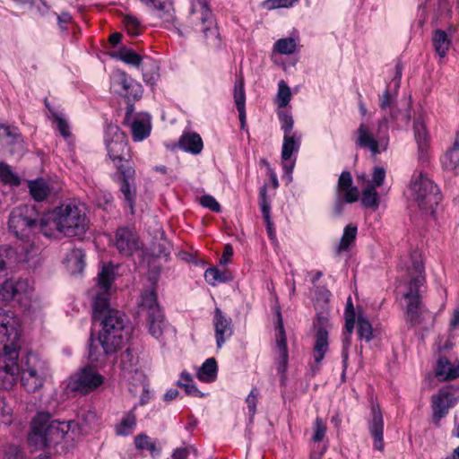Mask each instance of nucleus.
Returning a JSON list of instances; mask_svg holds the SVG:
<instances>
[{
	"instance_id": "nucleus-16",
	"label": "nucleus",
	"mask_w": 459,
	"mask_h": 459,
	"mask_svg": "<svg viewBox=\"0 0 459 459\" xmlns=\"http://www.w3.org/2000/svg\"><path fill=\"white\" fill-rule=\"evenodd\" d=\"M457 403L453 392L448 388L441 389L437 394L432 397V411L433 421L436 425L447 413L450 408L454 407Z\"/></svg>"
},
{
	"instance_id": "nucleus-47",
	"label": "nucleus",
	"mask_w": 459,
	"mask_h": 459,
	"mask_svg": "<svg viewBox=\"0 0 459 459\" xmlns=\"http://www.w3.org/2000/svg\"><path fill=\"white\" fill-rule=\"evenodd\" d=\"M279 119L281 123V129L283 132V135L294 134L296 131H293L294 120L292 116L288 112H280Z\"/></svg>"
},
{
	"instance_id": "nucleus-63",
	"label": "nucleus",
	"mask_w": 459,
	"mask_h": 459,
	"mask_svg": "<svg viewBox=\"0 0 459 459\" xmlns=\"http://www.w3.org/2000/svg\"><path fill=\"white\" fill-rule=\"evenodd\" d=\"M298 0H268L267 5L270 8H289Z\"/></svg>"
},
{
	"instance_id": "nucleus-11",
	"label": "nucleus",
	"mask_w": 459,
	"mask_h": 459,
	"mask_svg": "<svg viewBox=\"0 0 459 459\" xmlns=\"http://www.w3.org/2000/svg\"><path fill=\"white\" fill-rule=\"evenodd\" d=\"M385 178V169L382 167H375L372 172V179H366L365 176H359V179L363 180V188L361 194V204L377 211L379 207V195L377 187L383 185Z\"/></svg>"
},
{
	"instance_id": "nucleus-1",
	"label": "nucleus",
	"mask_w": 459,
	"mask_h": 459,
	"mask_svg": "<svg viewBox=\"0 0 459 459\" xmlns=\"http://www.w3.org/2000/svg\"><path fill=\"white\" fill-rule=\"evenodd\" d=\"M115 279V266L104 264L98 274L96 286L91 290L93 317L101 319L102 329L99 342L105 354H111L120 349L127 337L125 329L126 316L116 309L109 308L111 284Z\"/></svg>"
},
{
	"instance_id": "nucleus-10",
	"label": "nucleus",
	"mask_w": 459,
	"mask_h": 459,
	"mask_svg": "<svg viewBox=\"0 0 459 459\" xmlns=\"http://www.w3.org/2000/svg\"><path fill=\"white\" fill-rule=\"evenodd\" d=\"M105 143L108 153L114 165L131 164L128 157L127 141L126 134L117 126L110 125L106 129Z\"/></svg>"
},
{
	"instance_id": "nucleus-53",
	"label": "nucleus",
	"mask_w": 459,
	"mask_h": 459,
	"mask_svg": "<svg viewBox=\"0 0 459 459\" xmlns=\"http://www.w3.org/2000/svg\"><path fill=\"white\" fill-rule=\"evenodd\" d=\"M326 426L323 420L317 417L314 422V435L312 440L314 442H321L325 435Z\"/></svg>"
},
{
	"instance_id": "nucleus-49",
	"label": "nucleus",
	"mask_w": 459,
	"mask_h": 459,
	"mask_svg": "<svg viewBox=\"0 0 459 459\" xmlns=\"http://www.w3.org/2000/svg\"><path fill=\"white\" fill-rule=\"evenodd\" d=\"M13 282L15 297L26 296L32 290V286L28 280L11 278Z\"/></svg>"
},
{
	"instance_id": "nucleus-41",
	"label": "nucleus",
	"mask_w": 459,
	"mask_h": 459,
	"mask_svg": "<svg viewBox=\"0 0 459 459\" xmlns=\"http://www.w3.org/2000/svg\"><path fill=\"white\" fill-rule=\"evenodd\" d=\"M358 334L361 340L370 342L373 339V328L368 319L362 314L358 316Z\"/></svg>"
},
{
	"instance_id": "nucleus-17",
	"label": "nucleus",
	"mask_w": 459,
	"mask_h": 459,
	"mask_svg": "<svg viewBox=\"0 0 459 459\" xmlns=\"http://www.w3.org/2000/svg\"><path fill=\"white\" fill-rule=\"evenodd\" d=\"M115 246L120 254L132 255L134 251L139 250L141 242L134 230L127 227L119 228L115 236Z\"/></svg>"
},
{
	"instance_id": "nucleus-64",
	"label": "nucleus",
	"mask_w": 459,
	"mask_h": 459,
	"mask_svg": "<svg viewBox=\"0 0 459 459\" xmlns=\"http://www.w3.org/2000/svg\"><path fill=\"white\" fill-rule=\"evenodd\" d=\"M57 123V129L64 137H68L70 134L68 124L56 114L54 115Z\"/></svg>"
},
{
	"instance_id": "nucleus-20",
	"label": "nucleus",
	"mask_w": 459,
	"mask_h": 459,
	"mask_svg": "<svg viewBox=\"0 0 459 459\" xmlns=\"http://www.w3.org/2000/svg\"><path fill=\"white\" fill-rule=\"evenodd\" d=\"M203 34L206 39V44L211 48H219L221 46L215 19L204 4H203Z\"/></svg>"
},
{
	"instance_id": "nucleus-37",
	"label": "nucleus",
	"mask_w": 459,
	"mask_h": 459,
	"mask_svg": "<svg viewBox=\"0 0 459 459\" xmlns=\"http://www.w3.org/2000/svg\"><path fill=\"white\" fill-rule=\"evenodd\" d=\"M298 38L287 37L278 39L273 45V50L281 55H291L296 52Z\"/></svg>"
},
{
	"instance_id": "nucleus-40",
	"label": "nucleus",
	"mask_w": 459,
	"mask_h": 459,
	"mask_svg": "<svg viewBox=\"0 0 459 459\" xmlns=\"http://www.w3.org/2000/svg\"><path fill=\"white\" fill-rule=\"evenodd\" d=\"M122 62L138 67L142 63V57L134 51L123 48L113 55Z\"/></svg>"
},
{
	"instance_id": "nucleus-6",
	"label": "nucleus",
	"mask_w": 459,
	"mask_h": 459,
	"mask_svg": "<svg viewBox=\"0 0 459 459\" xmlns=\"http://www.w3.org/2000/svg\"><path fill=\"white\" fill-rule=\"evenodd\" d=\"M413 268L415 275L411 276L403 292V298L407 302L405 319L411 325H420L424 312L421 293L425 283L424 266L421 257H413Z\"/></svg>"
},
{
	"instance_id": "nucleus-35",
	"label": "nucleus",
	"mask_w": 459,
	"mask_h": 459,
	"mask_svg": "<svg viewBox=\"0 0 459 459\" xmlns=\"http://www.w3.org/2000/svg\"><path fill=\"white\" fill-rule=\"evenodd\" d=\"M357 227L351 224L347 225L344 230L341 240L336 247V253L341 254L350 249L357 237Z\"/></svg>"
},
{
	"instance_id": "nucleus-5",
	"label": "nucleus",
	"mask_w": 459,
	"mask_h": 459,
	"mask_svg": "<svg viewBox=\"0 0 459 459\" xmlns=\"http://www.w3.org/2000/svg\"><path fill=\"white\" fill-rule=\"evenodd\" d=\"M73 421L53 420L47 412H39L31 422L28 441L36 449L63 438L70 430Z\"/></svg>"
},
{
	"instance_id": "nucleus-39",
	"label": "nucleus",
	"mask_w": 459,
	"mask_h": 459,
	"mask_svg": "<svg viewBox=\"0 0 459 459\" xmlns=\"http://www.w3.org/2000/svg\"><path fill=\"white\" fill-rule=\"evenodd\" d=\"M136 426V417L130 411L126 413L121 420L120 423L116 427V432L119 436H127L133 432Z\"/></svg>"
},
{
	"instance_id": "nucleus-25",
	"label": "nucleus",
	"mask_w": 459,
	"mask_h": 459,
	"mask_svg": "<svg viewBox=\"0 0 459 459\" xmlns=\"http://www.w3.org/2000/svg\"><path fill=\"white\" fill-rule=\"evenodd\" d=\"M425 119V115L420 114L413 121L414 137L419 147L420 158L425 156L430 139Z\"/></svg>"
},
{
	"instance_id": "nucleus-2",
	"label": "nucleus",
	"mask_w": 459,
	"mask_h": 459,
	"mask_svg": "<svg viewBox=\"0 0 459 459\" xmlns=\"http://www.w3.org/2000/svg\"><path fill=\"white\" fill-rule=\"evenodd\" d=\"M20 321L13 312L0 308V387L12 388L19 371Z\"/></svg>"
},
{
	"instance_id": "nucleus-19",
	"label": "nucleus",
	"mask_w": 459,
	"mask_h": 459,
	"mask_svg": "<svg viewBox=\"0 0 459 459\" xmlns=\"http://www.w3.org/2000/svg\"><path fill=\"white\" fill-rule=\"evenodd\" d=\"M112 87L127 99H139L142 95V87L125 72L117 71L114 77Z\"/></svg>"
},
{
	"instance_id": "nucleus-24",
	"label": "nucleus",
	"mask_w": 459,
	"mask_h": 459,
	"mask_svg": "<svg viewBox=\"0 0 459 459\" xmlns=\"http://www.w3.org/2000/svg\"><path fill=\"white\" fill-rule=\"evenodd\" d=\"M28 187L31 197L37 202L44 201L57 192L55 183L45 178L28 181Z\"/></svg>"
},
{
	"instance_id": "nucleus-14",
	"label": "nucleus",
	"mask_w": 459,
	"mask_h": 459,
	"mask_svg": "<svg viewBox=\"0 0 459 459\" xmlns=\"http://www.w3.org/2000/svg\"><path fill=\"white\" fill-rule=\"evenodd\" d=\"M117 170L120 174V192L122 193L125 201L127 203L131 209V212L133 213L136 196V186L134 184L135 170L132 164L117 165Z\"/></svg>"
},
{
	"instance_id": "nucleus-32",
	"label": "nucleus",
	"mask_w": 459,
	"mask_h": 459,
	"mask_svg": "<svg viewBox=\"0 0 459 459\" xmlns=\"http://www.w3.org/2000/svg\"><path fill=\"white\" fill-rule=\"evenodd\" d=\"M204 278L212 286L229 282L233 279L231 273L228 269H220L218 267L208 268L204 273Z\"/></svg>"
},
{
	"instance_id": "nucleus-9",
	"label": "nucleus",
	"mask_w": 459,
	"mask_h": 459,
	"mask_svg": "<svg viewBox=\"0 0 459 459\" xmlns=\"http://www.w3.org/2000/svg\"><path fill=\"white\" fill-rule=\"evenodd\" d=\"M387 123L384 117L378 123L377 133H375L367 123H360L355 132L357 147L368 150L372 156L385 152L389 145V136L387 133H382V127Z\"/></svg>"
},
{
	"instance_id": "nucleus-26",
	"label": "nucleus",
	"mask_w": 459,
	"mask_h": 459,
	"mask_svg": "<svg viewBox=\"0 0 459 459\" xmlns=\"http://www.w3.org/2000/svg\"><path fill=\"white\" fill-rule=\"evenodd\" d=\"M276 349L279 356L278 359V371L284 372L288 365V347L286 334L283 328L281 318L279 319L278 324V335L276 338Z\"/></svg>"
},
{
	"instance_id": "nucleus-21",
	"label": "nucleus",
	"mask_w": 459,
	"mask_h": 459,
	"mask_svg": "<svg viewBox=\"0 0 459 459\" xmlns=\"http://www.w3.org/2000/svg\"><path fill=\"white\" fill-rule=\"evenodd\" d=\"M372 418L368 421L369 433L374 440L373 446L378 451L384 450V420L379 405L373 404Z\"/></svg>"
},
{
	"instance_id": "nucleus-12",
	"label": "nucleus",
	"mask_w": 459,
	"mask_h": 459,
	"mask_svg": "<svg viewBox=\"0 0 459 459\" xmlns=\"http://www.w3.org/2000/svg\"><path fill=\"white\" fill-rule=\"evenodd\" d=\"M103 382L104 377L102 375L94 368L86 367L70 378L67 387L72 391L86 394L97 389Z\"/></svg>"
},
{
	"instance_id": "nucleus-52",
	"label": "nucleus",
	"mask_w": 459,
	"mask_h": 459,
	"mask_svg": "<svg viewBox=\"0 0 459 459\" xmlns=\"http://www.w3.org/2000/svg\"><path fill=\"white\" fill-rule=\"evenodd\" d=\"M259 205L263 215L271 213V202L266 186H263L259 190Z\"/></svg>"
},
{
	"instance_id": "nucleus-28",
	"label": "nucleus",
	"mask_w": 459,
	"mask_h": 459,
	"mask_svg": "<svg viewBox=\"0 0 459 459\" xmlns=\"http://www.w3.org/2000/svg\"><path fill=\"white\" fill-rule=\"evenodd\" d=\"M301 139L302 134L299 132H295L294 134L283 135L281 148L282 160H290L293 155L299 152L301 144Z\"/></svg>"
},
{
	"instance_id": "nucleus-59",
	"label": "nucleus",
	"mask_w": 459,
	"mask_h": 459,
	"mask_svg": "<svg viewBox=\"0 0 459 459\" xmlns=\"http://www.w3.org/2000/svg\"><path fill=\"white\" fill-rule=\"evenodd\" d=\"M390 117L394 119L397 123L401 122L404 125H407L410 121L411 116L408 109L404 110H396L394 108V111H391Z\"/></svg>"
},
{
	"instance_id": "nucleus-33",
	"label": "nucleus",
	"mask_w": 459,
	"mask_h": 459,
	"mask_svg": "<svg viewBox=\"0 0 459 459\" xmlns=\"http://www.w3.org/2000/svg\"><path fill=\"white\" fill-rule=\"evenodd\" d=\"M178 146L194 154L201 152V137L196 133H185L179 139Z\"/></svg>"
},
{
	"instance_id": "nucleus-30",
	"label": "nucleus",
	"mask_w": 459,
	"mask_h": 459,
	"mask_svg": "<svg viewBox=\"0 0 459 459\" xmlns=\"http://www.w3.org/2000/svg\"><path fill=\"white\" fill-rule=\"evenodd\" d=\"M451 39L447 33L440 29H437L432 34V46L439 57L446 56L451 47Z\"/></svg>"
},
{
	"instance_id": "nucleus-43",
	"label": "nucleus",
	"mask_w": 459,
	"mask_h": 459,
	"mask_svg": "<svg viewBox=\"0 0 459 459\" xmlns=\"http://www.w3.org/2000/svg\"><path fill=\"white\" fill-rule=\"evenodd\" d=\"M149 331L152 336L159 338L161 336L164 328L163 315L161 312L148 316Z\"/></svg>"
},
{
	"instance_id": "nucleus-22",
	"label": "nucleus",
	"mask_w": 459,
	"mask_h": 459,
	"mask_svg": "<svg viewBox=\"0 0 459 459\" xmlns=\"http://www.w3.org/2000/svg\"><path fill=\"white\" fill-rule=\"evenodd\" d=\"M126 120L131 122V131L134 141L140 142L149 136L152 129L151 117L147 113L132 116L127 112Z\"/></svg>"
},
{
	"instance_id": "nucleus-55",
	"label": "nucleus",
	"mask_w": 459,
	"mask_h": 459,
	"mask_svg": "<svg viewBox=\"0 0 459 459\" xmlns=\"http://www.w3.org/2000/svg\"><path fill=\"white\" fill-rule=\"evenodd\" d=\"M0 412L4 424H11L13 421V409L5 398L0 397Z\"/></svg>"
},
{
	"instance_id": "nucleus-23",
	"label": "nucleus",
	"mask_w": 459,
	"mask_h": 459,
	"mask_svg": "<svg viewBox=\"0 0 459 459\" xmlns=\"http://www.w3.org/2000/svg\"><path fill=\"white\" fill-rule=\"evenodd\" d=\"M213 325L215 329L216 345L217 348L220 349L226 340L233 333L231 319L227 318L222 311L219 307H216L213 317Z\"/></svg>"
},
{
	"instance_id": "nucleus-61",
	"label": "nucleus",
	"mask_w": 459,
	"mask_h": 459,
	"mask_svg": "<svg viewBox=\"0 0 459 459\" xmlns=\"http://www.w3.org/2000/svg\"><path fill=\"white\" fill-rule=\"evenodd\" d=\"M192 455L195 459L197 458V455L192 452L191 448H178L173 453L171 459H191Z\"/></svg>"
},
{
	"instance_id": "nucleus-29",
	"label": "nucleus",
	"mask_w": 459,
	"mask_h": 459,
	"mask_svg": "<svg viewBox=\"0 0 459 459\" xmlns=\"http://www.w3.org/2000/svg\"><path fill=\"white\" fill-rule=\"evenodd\" d=\"M436 376L442 381L459 377V364H451L446 358H439L436 368Z\"/></svg>"
},
{
	"instance_id": "nucleus-8",
	"label": "nucleus",
	"mask_w": 459,
	"mask_h": 459,
	"mask_svg": "<svg viewBox=\"0 0 459 459\" xmlns=\"http://www.w3.org/2000/svg\"><path fill=\"white\" fill-rule=\"evenodd\" d=\"M17 366L19 368L17 375L21 373L22 383L27 391L36 392L43 386L48 375V368L46 361L37 354L28 353L22 359L21 365L17 363Z\"/></svg>"
},
{
	"instance_id": "nucleus-54",
	"label": "nucleus",
	"mask_w": 459,
	"mask_h": 459,
	"mask_svg": "<svg viewBox=\"0 0 459 459\" xmlns=\"http://www.w3.org/2000/svg\"><path fill=\"white\" fill-rule=\"evenodd\" d=\"M124 24L129 34L135 36L140 33V22L137 18L132 15H126L124 18Z\"/></svg>"
},
{
	"instance_id": "nucleus-7",
	"label": "nucleus",
	"mask_w": 459,
	"mask_h": 459,
	"mask_svg": "<svg viewBox=\"0 0 459 459\" xmlns=\"http://www.w3.org/2000/svg\"><path fill=\"white\" fill-rule=\"evenodd\" d=\"M409 193L411 198L425 212L434 213L442 199L437 186L421 171H416L412 175Z\"/></svg>"
},
{
	"instance_id": "nucleus-15",
	"label": "nucleus",
	"mask_w": 459,
	"mask_h": 459,
	"mask_svg": "<svg viewBox=\"0 0 459 459\" xmlns=\"http://www.w3.org/2000/svg\"><path fill=\"white\" fill-rule=\"evenodd\" d=\"M315 326L316 331L315 334L313 357L314 361L316 364V369H318L319 364L325 359V356L329 350L328 320L325 317L318 316L317 322L315 325Z\"/></svg>"
},
{
	"instance_id": "nucleus-18",
	"label": "nucleus",
	"mask_w": 459,
	"mask_h": 459,
	"mask_svg": "<svg viewBox=\"0 0 459 459\" xmlns=\"http://www.w3.org/2000/svg\"><path fill=\"white\" fill-rule=\"evenodd\" d=\"M0 145L12 155H22L23 142L16 127L0 126Z\"/></svg>"
},
{
	"instance_id": "nucleus-34",
	"label": "nucleus",
	"mask_w": 459,
	"mask_h": 459,
	"mask_svg": "<svg viewBox=\"0 0 459 459\" xmlns=\"http://www.w3.org/2000/svg\"><path fill=\"white\" fill-rule=\"evenodd\" d=\"M150 4L155 9V16L162 20L165 23H172L174 21V9L170 4H166L156 0H148Z\"/></svg>"
},
{
	"instance_id": "nucleus-50",
	"label": "nucleus",
	"mask_w": 459,
	"mask_h": 459,
	"mask_svg": "<svg viewBox=\"0 0 459 459\" xmlns=\"http://www.w3.org/2000/svg\"><path fill=\"white\" fill-rule=\"evenodd\" d=\"M394 103V97L390 93L389 90L386 89L384 91V93L379 97L380 108L382 109L383 112H389V114H391V111H394L395 108Z\"/></svg>"
},
{
	"instance_id": "nucleus-51",
	"label": "nucleus",
	"mask_w": 459,
	"mask_h": 459,
	"mask_svg": "<svg viewBox=\"0 0 459 459\" xmlns=\"http://www.w3.org/2000/svg\"><path fill=\"white\" fill-rule=\"evenodd\" d=\"M178 385L185 389V392L188 395L197 396L199 391L195 385H192L191 376L187 373H183L180 379L178 380Z\"/></svg>"
},
{
	"instance_id": "nucleus-31",
	"label": "nucleus",
	"mask_w": 459,
	"mask_h": 459,
	"mask_svg": "<svg viewBox=\"0 0 459 459\" xmlns=\"http://www.w3.org/2000/svg\"><path fill=\"white\" fill-rule=\"evenodd\" d=\"M84 253L79 248L71 250L65 257V265L72 274L81 273L85 266Z\"/></svg>"
},
{
	"instance_id": "nucleus-38",
	"label": "nucleus",
	"mask_w": 459,
	"mask_h": 459,
	"mask_svg": "<svg viewBox=\"0 0 459 459\" xmlns=\"http://www.w3.org/2000/svg\"><path fill=\"white\" fill-rule=\"evenodd\" d=\"M442 164L446 169L454 170L459 165V138L449 149L442 159Z\"/></svg>"
},
{
	"instance_id": "nucleus-3",
	"label": "nucleus",
	"mask_w": 459,
	"mask_h": 459,
	"mask_svg": "<svg viewBox=\"0 0 459 459\" xmlns=\"http://www.w3.org/2000/svg\"><path fill=\"white\" fill-rule=\"evenodd\" d=\"M87 219L85 208L75 202L63 204L41 217L40 232L52 237L59 232L67 237L82 235L85 232Z\"/></svg>"
},
{
	"instance_id": "nucleus-36",
	"label": "nucleus",
	"mask_w": 459,
	"mask_h": 459,
	"mask_svg": "<svg viewBox=\"0 0 459 459\" xmlns=\"http://www.w3.org/2000/svg\"><path fill=\"white\" fill-rule=\"evenodd\" d=\"M141 307L146 309L147 316L161 312L157 303L156 293L153 290L143 292L141 297Z\"/></svg>"
},
{
	"instance_id": "nucleus-57",
	"label": "nucleus",
	"mask_w": 459,
	"mask_h": 459,
	"mask_svg": "<svg viewBox=\"0 0 459 459\" xmlns=\"http://www.w3.org/2000/svg\"><path fill=\"white\" fill-rule=\"evenodd\" d=\"M258 391L254 388L251 390L249 394L246 399V403L247 405L248 412L251 417H253L256 411V403H257Z\"/></svg>"
},
{
	"instance_id": "nucleus-48",
	"label": "nucleus",
	"mask_w": 459,
	"mask_h": 459,
	"mask_svg": "<svg viewBox=\"0 0 459 459\" xmlns=\"http://www.w3.org/2000/svg\"><path fill=\"white\" fill-rule=\"evenodd\" d=\"M13 282L11 279L4 280L0 285V301L7 302L15 298Z\"/></svg>"
},
{
	"instance_id": "nucleus-56",
	"label": "nucleus",
	"mask_w": 459,
	"mask_h": 459,
	"mask_svg": "<svg viewBox=\"0 0 459 459\" xmlns=\"http://www.w3.org/2000/svg\"><path fill=\"white\" fill-rule=\"evenodd\" d=\"M203 207L210 211L219 213L221 212V206L218 201L210 195H203Z\"/></svg>"
},
{
	"instance_id": "nucleus-44",
	"label": "nucleus",
	"mask_w": 459,
	"mask_h": 459,
	"mask_svg": "<svg viewBox=\"0 0 459 459\" xmlns=\"http://www.w3.org/2000/svg\"><path fill=\"white\" fill-rule=\"evenodd\" d=\"M0 179L12 186H18L20 184L19 176L13 172L11 167L4 162H0Z\"/></svg>"
},
{
	"instance_id": "nucleus-62",
	"label": "nucleus",
	"mask_w": 459,
	"mask_h": 459,
	"mask_svg": "<svg viewBox=\"0 0 459 459\" xmlns=\"http://www.w3.org/2000/svg\"><path fill=\"white\" fill-rule=\"evenodd\" d=\"M1 459H22V455L17 446H9L4 450Z\"/></svg>"
},
{
	"instance_id": "nucleus-45",
	"label": "nucleus",
	"mask_w": 459,
	"mask_h": 459,
	"mask_svg": "<svg viewBox=\"0 0 459 459\" xmlns=\"http://www.w3.org/2000/svg\"><path fill=\"white\" fill-rule=\"evenodd\" d=\"M291 98V91L288 84L281 80L278 83V92L276 95V102L280 108L286 107Z\"/></svg>"
},
{
	"instance_id": "nucleus-27",
	"label": "nucleus",
	"mask_w": 459,
	"mask_h": 459,
	"mask_svg": "<svg viewBox=\"0 0 459 459\" xmlns=\"http://www.w3.org/2000/svg\"><path fill=\"white\" fill-rule=\"evenodd\" d=\"M234 101L238 111L239 121L241 126L246 124V93L244 88V80L241 76L236 78L234 84Z\"/></svg>"
},
{
	"instance_id": "nucleus-13",
	"label": "nucleus",
	"mask_w": 459,
	"mask_h": 459,
	"mask_svg": "<svg viewBox=\"0 0 459 459\" xmlns=\"http://www.w3.org/2000/svg\"><path fill=\"white\" fill-rule=\"evenodd\" d=\"M359 199V190L352 186V178L349 171H343L339 177L337 185V199L334 207L336 214L343 211L344 202L351 204Z\"/></svg>"
},
{
	"instance_id": "nucleus-4",
	"label": "nucleus",
	"mask_w": 459,
	"mask_h": 459,
	"mask_svg": "<svg viewBox=\"0 0 459 459\" xmlns=\"http://www.w3.org/2000/svg\"><path fill=\"white\" fill-rule=\"evenodd\" d=\"M35 210L30 205H23L14 208L9 218V228L13 234L21 239L19 261L29 263L38 257L39 248L35 245L32 234L39 231L41 219L38 221Z\"/></svg>"
},
{
	"instance_id": "nucleus-58",
	"label": "nucleus",
	"mask_w": 459,
	"mask_h": 459,
	"mask_svg": "<svg viewBox=\"0 0 459 459\" xmlns=\"http://www.w3.org/2000/svg\"><path fill=\"white\" fill-rule=\"evenodd\" d=\"M351 346V334L343 333V340H342V363L343 367L346 368L348 358H349V349Z\"/></svg>"
},
{
	"instance_id": "nucleus-42",
	"label": "nucleus",
	"mask_w": 459,
	"mask_h": 459,
	"mask_svg": "<svg viewBox=\"0 0 459 459\" xmlns=\"http://www.w3.org/2000/svg\"><path fill=\"white\" fill-rule=\"evenodd\" d=\"M218 375V366L214 358H209L203 363V382H214Z\"/></svg>"
},
{
	"instance_id": "nucleus-60",
	"label": "nucleus",
	"mask_w": 459,
	"mask_h": 459,
	"mask_svg": "<svg viewBox=\"0 0 459 459\" xmlns=\"http://www.w3.org/2000/svg\"><path fill=\"white\" fill-rule=\"evenodd\" d=\"M296 164V157L290 160H282L283 178H287L288 182L292 181V172Z\"/></svg>"
},
{
	"instance_id": "nucleus-46",
	"label": "nucleus",
	"mask_w": 459,
	"mask_h": 459,
	"mask_svg": "<svg viewBox=\"0 0 459 459\" xmlns=\"http://www.w3.org/2000/svg\"><path fill=\"white\" fill-rule=\"evenodd\" d=\"M134 445L138 450H148L152 454L156 451L155 443L145 434L137 435L134 437Z\"/></svg>"
}]
</instances>
